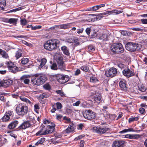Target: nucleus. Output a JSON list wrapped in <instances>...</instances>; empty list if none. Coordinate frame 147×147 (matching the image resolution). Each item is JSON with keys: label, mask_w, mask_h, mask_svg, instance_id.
<instances>
[{"label": "nucleus", "mask_w": 147, "mask_h": 147, "mask_svg": "<svg viewBox=\"0 0 147 147\" xmlns=\"http://www.w3.org/2000/svg\"><path fill=\"white\" fill-rule=\"evenodd\" d=\"M57 65L55 63H54L51 66V68L52 69L57 70L58 69L61 71L65 70V64L63 61L62 57H58L56 60Z\"/></svg>", "instance_id": "nucleus-1"}, {"label": "nucleus", "mask_w": 147, "mask_h": 147, "mask_svg": "<svg viewBox=\"0 0 147 147\" xmlns=\"http://www.w3.org/2000/svg\"><path fill=\"white\" fill-rule=\"evenodd\" d=\"M59 42V41L57 39L50 40L44 44V47L47 50L52 51L57 48Z\"/></svg>", "instance_id": "nucleus-2"}, {"label": "nucleus", "mask_w": 147, "mask_h": 147, "mask_svg": "<svg viewBox=\"0 0 147 147\" xmlns=\"http://www.w3.org/2000/svg\"><path fill=\"white\" fill-rule=\"evenodd\" d=\"M28 111V107L22 103L17 105L16 108V111L19 115L24 116L26 115Z\"/></svg>", "instance_id": "nucleus-3"}, {"label": "nucleus", "mask_w": 147, "mask_h": 147, "mask_svg": "<svg viewBox=\"0 0 147 147\" xmlns=\"http://www.w3.org/2000/svg\"><path fill=\"white\" fill-rule=\"evenodd\" d=\"M112 52L114 53H122L124 52V49L122 45L120 43L113 44L111 47Z\"/></svg>", "instance_id": "nucleus-4"}, {"label": "nucleus", "mask_w": 147, "mask_h": 147, "mask_svg": "<svg viewBox=\"0 0 147 147\" xmlns=\"http://www.w3.org/2000/svg\"><path fill=\"white\" fill-rule=\"evenodd\" d=\"M110 128L104 125L94 127H93V130L94 131L100 134L107 133L110 131Z\"/></svg>", "instance_id": "nucleus-5"}, {"label": "nucleus", "mask_w": 147, "mask_h": 147, "mask_svg": "<svg viewBox=\"0 0 147 147\" xmlns=\"http://www.w3.org/2000/svg\"><path fill=\"white\" fill-rule=\"evenodd\" d=\"M46 79V78L44 76H36L32 80L31 82L34 85L39 86L43 84Z\"/></svg>", "instance_id": "nucleus-6"}, {"label": "nucleus", "mask_w": 147, "mask_h": 147, "mask_svg": "<svg viewBox=\"0 0 147 147\" xmlns=\"http://www.w3.org/2000/svg\"><path fill=\"white\" fill-rule=\"evenodd\" d=\"M140 47L139 44L133 42H128L125 45L126 49L131 51L139 50Z\"/></svg>", "instance_id": "nucleus-7"}, {"label": "nucleus", "mask_w": 147, "mask_h": 147, "mask_svg": "<svg viewBox=\"0 0 147 147\" xmlns=\"http://www.w3.org/2000/svg\"><path fill=\"white\" fill-rule=\"evenodd\" d=\"M84 117L88 120L93 119L96 117L95 113L90 110H86L83 113Z\"/></svg>", "instance_id": "nucleus-8"}, {"label": "nucleus", "mask_w": 147, "mask_h": 147, "mask_svg": "<svg viewBox=\"0 0 147 147\" xmlns=\"http://www.w3.org/2000/svg\"><path fill=\"white\" fill-rule=\"evenodd\" d=\"M12 96L13 98H18V97L22 101L26 102L28 105H29L30 106L33 105V104L32 102L33 101L32 100H30L24 96H19L17 93L16 94H12Z\"/></svg>", "instance_id": "nucleus-9"}, {"label": "nucleus", "mask_w": 147, "mask_h": 147, "mask_svg": "<svg viewBox=\"0 0 147 147\" xmlns=\"http://www.w3.org/2000/svg\"><path fill=\"white\" fill-rule=\"evenodd\" d=\"M117 74V70L114 67H112L105 71V74L108 77H113L116 76Z\"/></svg>", "instance_id": "nucleus-10"}, {"label": "nucleus", "mask_w": 147, "mask_h": 147, "mask_svg": "<svg viewBox=\"0 0 147 147\" xmlns=\"http://www.w3.org/2000/svg\"><path fill=\"white\" fill-rule=\"evenodd\" d=\"M31 124L29 121H24L18 127L19 130L25 129L31 126Z\"/></svg>", "instance_id": "nucleus-11"}, {"label": "nucleus", "mask_w": 147, "mask_h": 147, "mask_svg": "<svg viewBox=\"0 0 147 147\" xmlns=\"http://www.w3.org/2000/svg\"><path fill=\"white\" fill-rule=\"evenodd\" d=\"M13 112L12 111H8L5 113L4 115L2 118V120L3 122H7L9 121L10 117H11Z\"/></svg>", "instance_id": "nucleus-12"}, {"label": "nucleus", "mask_w": 147, "mask_h": 147, "mask_svg": "<svg viewBox=\"0 0 147 147\" xmlns=\"http://www.w3.org/2000/svg\"><path fill=\"white\" fill-rule=\"evenodd\" d=\"M66 76H63L62 75H59L57 77V81L61 84H64L67 81Z\"/></svg>", "instance_id": "nucleus-13"}, {"label": "nucleus", "mask_w": 147, "mask_h": 147, "mask_svg": "<svg viewBox=\"0 0 147 147\" xmlns=\"http://www.w3.org/2000/svg\"><path fill=\"white\" fill-rule=\"evenodd\" d=\"M13 82L12 80L10 79L5 80L0 83V86L7 88L12 84Z\"/></svg>", "instance_id": "nucleus-14"}, {"label": "nucleus", "mask_w": 147, "mask_h": 147, "mask_svg": "<svg viewBox=\"0 0 147 147\" xmlns=\"http://www.w3.org/2000/svg\"><path fill=\"white\" fill-rule=\"evenodd\" d=\"M122 72L123 75L127 78L130 77L134 75L133 72L128 69H125Z\"/></svg>", "instance_id": "nucleus-15"}, {"label": "nucleus", "mask_w": 147, "mask_h": 147, "mask_svg": "<svg viewBox=\"0 0 147 147\" xmlns=\"http://www.w3.org/2000/svg\"><path fill=\"white\" fill-rule=\"evenodd\" d=\"M125 142L121 140L115 141L113 144V147H123Z\"/></svg>", "instance_id": "nucleus-16"}, {"label": "nucleus", "mask_w": 147, "mask_h": 147, "mask_svg": "<svg viewBox=\"0 0 147 147\" xmlns=\"http://www.w3.org/2000/svg\"><path fill=\"white\" fill-rule=\"evenodd\" d=\"M140 137V135L138 134H127L125 135V137L130 139L137 140Z\"/></svg>", "instance_id": "nucleus-17"}, {"label": "nucleus", "mask_w": 147, "mask_h": 147, "mask_svg": "<svg viewBox=\"0 0 147 147\" xmlns=\"http://www.w3.org/2000/svg\"><path fill=\"white\" fill-rule=\"evenodd\" d=\"M38 61L40 62V65L39 66L38 68L41 69L45 67V65L47 62V59L45 58H43L41 59H39Z\"/></svg>", "instance_id": "nucleus-18"}, {"label": "nucleus", "mask_w": 147, "mask_h": 147, "mask_svg": "<svg viewBox=\"0 0 147 147\" xmlns=\"http://www.w3.org/2000/svg\"><path fill=\"white\" fill-rule=\"evenodd\" d=\"M123 11H119L117 10H113L110 11H107L104 13V14H116L117 15L123 12Z\"/></svg>", "instance_id": "nucleus-19"}, {"label": "nucleus", "mask_w": 147, "mask_h": 147, "mask_svg": "<svg viewBox=\"0 0 147 147\" xmlns=\"http://www.w3.org/2000/svg\"><path fill=\"white\" fill-rule=\"evenodd\" d=\"M18 121L15 120L11 123L8 125V127L9 129H12L16 127L19 123Z\"/></svg>", "instance_id": "nucleus-20"}, {"label": "nucleus", "mask_w": 147, "mask_h": 147, "mask_svg": "<svg viewBox=\"0 0 147 147\" xmlns=\"http://www.w3.org/2000/svg\"><path fill=\"white\" fill-rule=\"evenodd\" d=\"M46 129L44 127H42L37 132L35 135L36 136L46 135Z\"/></svg>", "instance_id": "nucleus-21"}, {"label": "nucleus", "mask_w": 147, "mask_h": 147, "mask_svg": "<svg viewBox=\"0 0 147 147\" xmlns=\"http://www.w3.org/2000/svg\"><path fill=\"white\" fill-rule=\"evenodd\" d=\"M109 36V34L108 32H106L100 37V38L103 40L107 41L108 40V37Z\"/></svg>", "instance_id": "nucleus-22"}, {"label": "nucleus", "mask_w": 147, "mask_h": 147, "mask_svg": "<svg viewBox=\"0 0 147 147\" xmlns=\"http://www.w3.org/2000/svg\"><path fill=\"white\" fill-rule=\"evenodd\" d=\"M138 89L141 92H145L147 90L146 87L143 84H138Z\"/></svg>", "instance_id": "nucleus-23"}, {"label": "nucleus", "mask_w": 147, "mask_h": 147, "mask_svg": "<svg viewBox=\"0 0 147 147\" xmlns=\"http://www.w3.org/2000/svg\"><path fill=\"white\" fill-rule=\"evenodd\" d=\"M119 85L122 89L125 90L126 88V84L125 80H121L119 82Z\"/></svg>", "instance_id": "nucleus-24"}, {"label": "nucleus", "mask_w": 147, "mask_h": 147, "mask_svg": "<svg viewBox=\"0 0 147 147\" xmlns=\"http://www.w3.org/2000/svg\"><path fill=\"white\" fill-rule=\"evenodd\" d=\"M6 5L5 0H0V12L4 9V7Z\"/></svg>", "instance_id": "nucleus-25"}, {"label": "nucleus", "mask_w": 147, "mask_h": 147, "mask_svg": "<svg viewBox=\"0 0 147 147\" xmlns=\"http://www.w3.org/2000/svg\"><path fill=\"white\" fill-rule=\"evenodd\" d=\"M102 98L101 94H98L94 96V100L97 103H99Z\"/></svg>", "instance_id": "nucleus-26"}, {"label": "nucleus", "mask_w": 147, "mask_h": 147, "mask_svg": "<svg viewBox=\"0 0 147 147\" xmlns=\"http://www.w3.org/2000/svg\"><path fill=\"white\" fill-rule=\"evenodd\" d=\"M61 49L63 51L64 53L67 55H69V52L67 47L65 46L62 47Z\"/></svg>", "instance_id": "nucleus-27"}, {"label": "nucleus", "mask_w": 147, "mask_h": 147, "mask_svg": "<svg viewBox=\"0 0 147 147\" xmlns=\"http://www.w3.org/2000/svg\"><path fill=\"white\" fill-rule=\"evenodd\" d=\"M21 79L22 81H23L26 84H28L30 83V80L29 79L26 78L25 76H22L21 78Z\"/></svg>", "instance_id": "nucleus-28"}, {"label": "nucleus", "mask_w": 147, "mask_h": 147, "mask_svg": "<svg viewBox=\"0 0 147 147\" xmlns=\"http://www.w3.org/2000/svg\"><path fill=\"white\" fill-rule=\"evenodd\" d=\"M45 140V138H42L40 140H39L38 142L35 144V145L38 146L39 145L42 144Z\"/></svg>", "instance_id": "nucleus-29"}, {"label": "nucleus", "mask_w": 147, "mask_h": 147, "mask_svg": "<svg viewBox=\"0 0 147 147\" xmlns=\"http://www.w3.org/2000/svg\"><path fill=\"white\" fill-rule=\"evenodd\" d=\"M0 54L2 55L3 57L7 58L8 57L7 54L5 51H2L1 49H0Z\"/></svg>", "instance_id": "nucleus-30"}, {"label": "nucleus", "mask_w": 147, "mask_h": 147, "mask_svg": "<svg viewBox=\"0 0 147 147\" xmlns=\"http://www.w3.org/2000/svg\"><path fill=\"white\" fill-rule=\"evenodd\" d=\"M18 67H17L15 65L9 69V71L13 72V73H15L18 71Z\"/></svg>", "instance_id": "nucleus-31"}, {"label": "nucleus", "mask_w": 147, "mask_h": 147, "mask_svg": "<svg viewBox=\"0 0 147 147\" xmlns=\"http://www.w3.org/2000/svg\"><path fill=\"white\" fill-rule=\"evenodd\" d=\"M69 27V24H65L59 25V28L64 29L68 28Z\"/></svg>", "instance_id": "nucleus-32"}, {"label": "nucleus", "mask_w": 147, "mask_h": 147, "mask_svg": "<svg viewBox=\"0 0 147 147\" xmlns=\"http://www.w3.org/2000/svg\"><path fill=\"white\" fill-rule=\"evenodd\" d=\"M29 60L26 58H23L21 59V63L22 64H26L29 61Z\"/></svg>", "instance_id": "nucleus-33"}, {"label": "nucleus", "mask_w": 147, "mask_h": 147, "mask_svg": "<svg viewBox=\"0 0 147 147\" xmlns=\"http://www.w3.org/2000/svg\"><path fill=\"white\" fill-rule=\"evenodd\" d=\"M17 20H18L17 19L14 18L9 19V23L13 24H16Z\"/></svg>", "instance_id": "nucleus-34"}, {"label": "nucleus", "mask_w": 147, "mask_h": 147, "mask_svg": "<svg viewBox=\"0 0 147 147\" xmlns=\"http://www.w3.org/2000/svg\"><path fill=\"white\" fill-rule=\"evenodd\" d=\"M103 13H100V14H97V15H96V17L95 18L96 19V20H99L101 19L103 17V16H102L103 15H105L106 14H103Z\"/></svg>", "instance_id": "nucleus-35"}, {"label": "nucleus", "mask_w": 147, "mask_h": 147, "mask_svg": "<svg viewBox=\"0 0 147 147\" xmlns=\"http://www.w3.org/2000/svg\"><path fill=\"white\" fill-rule=\"evenodd\" d=\"M138 118L137 117H131L129 119L128 121L130 123L133 121H137L138 120Z\"/></svg>", "instance_id": "nucleus-36"}, {"label": "nucleus", "mask_w": 147, "mask_h": 147, "mask_svg": "<svg viewBox=\"0 0 147 147\" xmlns=\"http://www.w3.org/2000/svg\"><path fill=\"white\" fill-rule=\"evenodd\" d=\"M90 82L93 83H96L98 81V79L95 77H92L90 79Z\"/></svg>", "instance_id": "nucleus-37"}, {"label": "nucleus", "mask_w": 147, "mask_h": 147, "mask_svg": "<svg viewBox=\"0 0 147 147\" xmlns=\"http://www.w3.org/2000/svg\"><path fill=\"white\" fill-rule=\"evenodd\" d=\"M63 119L65 121V122L66 123H69L71 121V119L68 117H67V116L64 117Z\"/></svg>", "instance_id": "nucleus-38"}, {"label": "nucleus", "mask_w": 147, "mask_h": 147, "mask_svg": "<svg viewBox=\"0 0 147 147\" xmlns=\"http://www.w3.org/2000/svg\"><path fill=\"white\" fill-rule=\"evenodd\" d=\"M83 71L86 72H88L89 71L88 67L84 65L80 68Z\"/></svg>", "instance_id": "nucleus-39"}, {"label": "nucleus", "mask_w": 147, "mask_h": 147, "mask_svg": "<svg viewBox=\"0 0 147 147\" xmlns=\"http://www.w3.org/2000/svg\"><path fill=\"white\" fill-rule=\"evenodd\" d=\"M22 55V54L21 53L18 51L16 52L15 57H16V59H17L21 57Z\"/></svg>", "instance_id": "nucleus-40"}, {"label": "nucleus", "mask_w": 147, "mask_h": 147, "mask_svg": "<svg viewBox=\"0 0 147 147\" xmlns=\"http://www.w3.org/2000/svg\"><path fill=\"white\" fill-rule=\"evenodd\" d=\"M94 47L92 45H90L88 47V50L90 52H93L95 51Z\"/></svg>", "instance_id": "nucleus-41"}, {"label": "nucleus", "mask_w": 147, "mask_h": 147, "mask_svg": "<svg viewBox=\"0 0 147 147\" xmlns=\"http://www.w3.org/2000/svg\"><path fill=\"white\" fill-rule=\"evenodd\" d=\"M15 65H14L11 62H8L7 63V66L8 68L9 69H10Z\"/></svg>", "instance_id": "nucleus-42"}, {"label": "nucleus", "mask_w": 147, "mask_h": 147, "mask_svg": "<svg viewBox=\"0 0 147 147\" xmlns=\"http://www.w3.org/2000/svg\"><path fill=\"white\" fill-rule=\"evenodd\" d=\"M28 119V121H29V122L31 124V125H33L35 123V119H34V117L30 118V119Z\"/></svg>", "instance_id": "nucleus-43"}, {"label": "nucleus", "mask_w": 147, "mask_h": 147, "mask_svg": "<svg viewBox=\"0 0 147 147\" xmlns=\"http://www.w3.org/2000/svg\"><path fill=\"white\" fill-rule=\"evenodd\" d=\"M57 109H61L62 107V106L61 104L59 102H57L55 104Z\"/></svg>", "instance_id": "nucleus-44"}, {"label": "nucleus", "mask_w": 147, "mask_h": 147, "mask_svg": "<svg viewBox=\"0 0 147 147\" xmlns=\"http://www.w3.org/2000/svg\"><path fill=\"white\" fill-rule=\"evenodd\" d=\"M21 24L25 25L27 24V22L25 19H23L21 20Z\"/></svg>", "instance_id": "nucleus-45"}, {"label": "nucleus", "mask_w": 147, "mask_h": 147, "mask_svg": "<svg viewBox=\"0 0 147 147\" xmlns=\"http://www.w3.org/2000/svg\"><path fill=\"white\" fill-rule=\"evenodd\" d=\"M22 9V7H19L18 8L15 9L11 10H10L9 11H8L7 12L8 13H10V12H15L19 10H20Z\"/></svg>", "instance_id": "nucleus-46"}, {"label": "nucleus", "mask_w": 147, "mask_h": 147, "mask_svg": "<svg viewBox=\"0 0 147 147\" xmlns=\"http://www.w3.org/2000/svg\"><path fill=\"white\" fill-rule=\"evenodd\" d=\"M56 93L60 95L61 96L63 97L65 96V94L61 90H59L56 91Z\"/></svg>", "instance_id": "nucleus-47"}, {"label": "nucleus", "mask_w": 147, "mask_h": 147, "mask_svg": "<svg viewBox=\"0 0 147 147\" xmlns=\"http://www.w3.org/2000/svg\"><path fill=\"white\" fill-rule=\"evenodd\" d=\"M50 129H46V134H50L52 133L54 131V129L53 128H51L49 127Z\"/></svg>", "instance_id": "nucleus-48"}, {"label": "nucleus", "mask_w": 147, "mask_h": 147, "mask_svg": "<svg viewBox=\"0 0 147 147\" xmlns=\"http://www.w3.org/2000/svg\"><path fill=\"white\" fill-rule=\"evenodd\" d=\"M52 106L53 108L51 110V111L52 113H54L56 110V106L55 105V103L54 104L52 105Z\"/></svg>", "instance_id": "nucleus-49"}, {"label": "nucleus", "mask_w": 147, "mask_h": 147, "mask_svg": "<svg viewBox=\"0 0 147 147\" xmlns=\"http://www.w3.org/2000/svg\"><path fill=\"white\" fill-rule=\"evenodd\" d=\"M73 131H74L72 129H70L69 127H68L64 131V132L65 133H66L68 134Z\"/></svg>", "instance_id": "nucleus-50"}, {"label": "nucleus", "mask_w": 147, "mask_h": 147, "mask_svg": "<svg viewBox=\"0 0 147 147\" xmlns=\"http://www.w3.org/2000/svg\"><path fill=\"white\" fill-rule=\"evenodd\" d=\"M42 26H34L32 27V30H35L37 29H39L41 28Z\"/></svg>", "instance_id": "nucleus-51"}, {"label": "nucleus", "mask_w": 147, "mask_h": 147, "mask_svg": "<svg viewBox=\"0 0 147 147\" xmlns=\"http://www.w3.org/2000/svg\"><path fill=\"white\" fill-rule=\"evenodd\" d=\"M133 30H135L137 31H141L142 32L143 31V29L141 28H131Z\"/></svg>", "instance_id": "nucleus-52"}, {"label": "nucleus", "mask_w": 147, "mask_h": 147, "mask_svg": "<svg viewBox=\"0 0 147 147\" xmlns=\"http://www.w3.org/2000/svg\"><path fill=\"white\" fill-rule=\"evenodd\" d=\"M68 127L71 129H72L73 131L75 129L74 125L73 123L70 124L69 125Z\"/></svg>", "instance_id": "nucleus-53"}, {"label": "nucleus", "mask_w": 147, "mask_h": 147, "mask_svg": "<svg viewBox=\"0 0 147 147\" xmlns=\"http://www.w3.org/2000/svg\"><path fill=\"white\" fill-rule=\"evenodd\" d=\"M39 109V108L38 104H35L34 105V110L36 112H37Z\"/></svg>", "instance_id": "nucleus-54"}, {"label": "nucleus", "mask_w": 147, "mask_h": 147, "mask_svg": "<svg viewBox=\"0 0 147 147\" xmlns=\"http://www.w3.org/2000/svg\"><path fill=\"white\" fill-rule=\"evenodd\" d=\"M98 7H97V5L94 6L90 8V10H92L93 11H95L98 10Z\"/></svg>", "instance_id": "nucleus-55"}, {"label": "nucleus", "mask_w": 147, "mask_h": 147, "mask_svg": "<svg viewBox=\"0 0 147 147\" xmlns=\"http://www.w3.org/2000/svg\"><path fill=\"white\" fill-rule=\"evenodd\" d=\"M22 43L27 46H30L31 45V44L30 43H28L25 40H23L22 41Z\"/></svg>", "instance_id": "nucleus-56"}, {"label": "nucleus", "mask_w": 147, "mask_h": 147, "mask_svg": "<svg viewBox=\"0 0 147 147\" xmlns=\"http://www.w3.org/2000/svg\"><path fill=\"white\" fill-rule=\"evenodd\" d=\"M80 73V71L79 69H77L75 71L74 75L76 76L78 75Z\"/></svg>", "instance_id": "nucleus-57"}, {"label": "nucleus", "mask_w": 147, "mask_h": 147, "mask_svg": "<svg viewBox=\"0 0 147 147\" xmlns=\"http://www.w3.org/2000/svg\"><path fill=\"white\" fill-rule=\"evenodd\" d=\"M34 115L33 113H31L29 114L28 116L27 117V119H30V118L34 117Z\"/></svg>", "instance_id": "nucleus-58"}, {"label": "nucleus", "mask_w": 147, "mask_h": 147, "mask_svg": "<svg viewBox=\"0 0 147 147\" xmlns=\"http://www.w3.org/2000/svg\"><path fill=\"white\" fill-rule=\"evenodd\" d=\"M44 88L47 90H49L50 88V85L48 84H45L44 86Z\"/></svg>", "instance_id": "nucleus-59"}, {"label": "nucleus", "mask_w": 147, "mask_h": 147, "mask_svg": "<svg viewBox=\"0 0 147 147\" xmlns=\"http://www.w3.org/2000/svg\"><path fill=\"white\" fill-rule=\"evenodd\" d=\"M63 116L62 115H56V119L59 121H61V119H62Z\"/></svg>", "instance_id": "nucleus-60"}, {"label": "nucleus", "mask_w": 147, "mask_h": 147, "mask_svg": "<svg viewBox=\"0 0 147 147\" xmlns=\"http://www.w3.org/2000/svg\"><path fill=\"white\" fill-rule=\"evenodd\" d=\"M66 111L68 115L71 114V113L73 112L72 109H66Z\"/></svg>", "instance_id": "nucleus-61"}, {"label": "nucleus", "mask_w": 147, "mask_h": 147, "mask_svg": "<svg viewBox=\"0 0 147 147\" xmlns=\"http://www.w3.org/2000/svg\"><path fill=\"white\" fill-rule=\"evenodd\" d=\"M142 23L144 24H147V19H142L141 20Z\"/></svg>", "instance_id": "nucleus-62"}, {"label": "nucleus", "mask_w": 147, "mask_h": 147, "mask_svg": "<svg viewBox=\"0 0 147 147\" xmlns=\"http://www.w3.org/2000/svg\"><path fill=\"white\" fill-rule=\"evenodd\" d=\"M91 32V29L89 28H88L86 30V32L87 34L88 35H89Z\"/></svg>", "instance_id": "nucleus-63"}, {"label": "nucleus", "mask_w": 147, "mask_h": 147, "mask_svg": "<svg viewBox=\"0 0 147 147\" xmlns=\"http://www.w3.org/2000/svg\"><path fill=\"white\" fill-rule=\"evenodd\" d=\"M84 30V29L83 28H80L77 30L78 31L77 33L78 34L82 33Z\"/></svg>", "instance_id": "nucleus-64"}]
</instances>
